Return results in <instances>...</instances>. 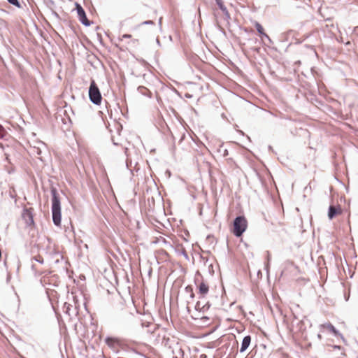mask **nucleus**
<instances>
[{"label": "nucleus", "mask_w": 358, "mask_h": 358, "mask_svg": "<svg viewBox=\"0 0 358 358\" xmlns=\"http://www.w3.org/2000/svg\"><path fill=\"white\" fill-rule=\"evenodd\" d=\"M101 29V27H100L99 26H96V31H98V30H99V29Z\"/></svg>", "instance_id": "nucleus-56"}, {"label": "nucleus", "mask_w": 358, "mask_h": 358, "mask_svg": "<svg viewBox=\"0 0 358 358\" xmlns=\"http://www.w3.org/2000/svg\"><path fill=\"white\" fill-rule=\"evenodd\" d=\"M162 17H161L159 19V22H158V24H159V26L160 28H162Z\"/></svg>", "instance_id": "nucleus-47"}, {"label": "nucleus", "mask_w": 358, "mask_h": 358, "mask_svg": "<svg viewBox=\"0 0 358 358\" xmlns=\"http://www.w3.org/2000/svg\"><path fill=\"white\" fill-rule=\"evenodd\" d=\"M176 252L178 254L182 255L187 261L189 260V255L187 253L185 248H182L181 250H176Z\"/></svg>", "instance_id": "nucleus-22"}, {"label": "nucleus", "mask_w": 358, "mask_h": 358, "mask_svg": "<svg viewBox=\"0 0 358 358\" xmlns=\"http://www.w3.org/2000/svg\"><path fill=\"white\" fill-rule=\"evenodd\" d=\"M111 140H112L113 144L114 145H120V143H119L115 142V139H114V137H113V136H112V137H111Z\"/></svg>", "instance_id": "nucleus-44"}, {"label": "nucleus", "mask_w": 358, "mask_h": 358, "mask_svg": "<svg viewBox=\"0 0 358 358\" xmlns=\"http://www.w3.org/2000/svg\"><path fill=\"white\" fill-rule=\"evenodd\" d=\"M180 352L182 353V355L184 354V352L182 350H180Z\"/></svg>", "instance_id": "nucleus-60"}, {"label": "nucleus", "mask_w": 358, "mask_h": 358, "mask_svg": "<svg viewBox=\"0 0 358 358\" xmlns=\"http://www.w3.org/2000/svg\"><path fill=\"white\" fill-rule=\"evenodd\" d=\"M43 2L48 8L55 6V3L53 0H43Z\"/></svg>", "instance_id": "nucleus-25"}, {"label": "nucleus", "mask_w": 358, "mask_h": 358, "mask_svg": "<svg viewBox=\"0 0 358 358\" xmlns=\"http://www.w3.org/2000/svg\"><path fill=\"white\" fill-rule=\"evenodd\" d=\"M7 1L10 4L17 7V8H22L21 3L20 2L19 0H7Z\"/></svg>", "instance_id": "nucleus-24"}, {"label": "nucleus", "mask_w": 358, "mask_h": 358, "mask_svg": "<svg viewBox=\"0 0 358 358\" xmlns=\"http://www.w3.org/2000/svg\"><path fill=\"white\" fill-rule=\"evenodd\" d=\"M248 228V220L244 215L236 216L232 222L231 232L237 238L243 236Z\"/></svg>", "instance_id": "nucleus-2"}, {"label": "nucleus", "mask_w": 358, "mask_h": 358, "mask_svg": "<svg viewBox=\"0 0 358 358\" xmlns=\"http://www.w3.org/2000/svg\"><path fill=\"white\" fill-rule=\"evenodd\" d=\"M147 203L148 210L149 212L153 213L155 211V198L153 196L148 198Z\"/></svg>", "instance_id": "nucleus-19"}, {"label": "nucleus", "mask_w": 358, "mask_h": 358, "mask_svg": "<svg viewBox=\"0 0 358 358\" xmlns=\"http://www.w3.org/2000/svg\"><path fill=\"white\" fill-rule=\"evenodd\" d=\"M185 292L189 294V298L191 300H193L195 297V294L194 292V287L192 285H187L185 287Z\"/></svg>", "instance_id": "nucleus-20"}, {"label": "nucleus", "mask_w": 358, "mask_h": 358, "mask_svg": "<svg viewBox=\"0 0 358 358\" xmlns=\"http://www.w3.org/2000/svg\"><path fill=\"white\" fill-rule=\"evenodd\" d=\"M211 306V303L207 301L205 304H202L201 301H197L195 305V310L199 313H206Z\"/></svg>", "instance_id": "nucleus-16"}, {"label": "nucleus", "mask_w": 358, "mask_h": 358, "mask_svg": "<svg viewBox=\"0 0 358 358\" xmlns=\"http://www.w3.org/2000/svg\"><path fill=\"white\" fill-rule=\"evenodd\" d=\"M32 260H34L41 264H43L44 263V259L41 255L34 257L32 258Z\"/></svg>", "instance_id": "nucleus-28"}, {"label": "nucleus", "mask_w": 358, "mask_h": 358, "mask_svg": "<svg viewBox=\"0 0 358 358\" xmlns=\"http://www.w3.org/2000/svg\"><path fill=\"white\" fill-rule=\"evenodd\" d=\"M152 323L150 322H143L141 324L142 327H145V328H148L151 326Z\"/></svg>", "instance_id": "nucleus-34"}, {"label": "nucleus", "mask_w": 358, "mask_h": 358, "mask_svg": "<svg viewBox=\"0 0 358 358\" xmlns=\"http://www.w3.org/2000/svg\"><path fill=\"white\" fill-rule=\"evenodd\" d=\"M344 297H345V300L346 301H348L349 300V298H350V294L345 292L344 293Z\"/></svg>", "instance_id": "nucleus-42"}, {"label": "nucleus", "mask_w": 358, "mask_h": 358, "mask_svg": "<svg viewBox=\"0 0 358 358\" xmlns=\"http://www.w3.org/2000/svg\"><path fill=\"white\" fill-rule=\"evenodd\" d=\"M333 349L338 350L341 351V355L345 356V350L343 346L339 345H329Z\"/></svg>", "instance_id": "nucleus-23"}, {"label": "nucleus", "mask_w": 358, "mask_h": 358, "mask_svg": "<svg viewBox=\"0 0 358 358\" xmlns=\"http://www.w3.org/2000/svg\"><path fill=\"white\" fill-rule=\"evenodd\" d=\"M271 254H270L269 251H266V257L265 262L271 263Z\"/></svg>", "instance_id": "nucleus-33"}, {"label": "nucleus", "mask_w": 358, "mask_h": 358, "mask_svg": "<svg viewBox=\"0 0 358 358\" xmlns=\"http://www.w3.org/2000/svg\"><path fill=\"white\" fill-rule=\"evenodd\" d=\"M268 149L272 150V147L271 145H268Z\"/></svg>", "instance_id": "nucleus-58"}, {"label": "nucleus", "mask_w": 358, "mask_h": 358, "mask_svg": "<svg viewBox=\"0 0 358 358\" xmlns=\"http://www.w3.org/2000/svg\"><path fill=\"white\" fill-rule=\"evenodd\" d=\"M213 358H215V357H213Z\"/></svg>", "instance_id": "nucleus-62"}, {"label": "nucleus", "mask_w": 358, "mask_h": 358, "mask_svg": "<svg viewBox=\"0 0 358 358\" xmlns=\"http://www.w3.org/2000/svg\"><path fill=\"white\" fill-rule=\"evenodd\" d=\"M90 101L94 105L100 106L102 101V96L100 90L95 80L92 79L88 89Z\"/></svg>", "instance_id": "nucleus-3"}, {"label": "nucleus", "mask_w": 358, "mask_h": 358, "mask_svg": "<svg viewBox=\"0 0 358 358\" xmlns=\"http://www.w3.org/2000/svg\"><path fill=\"white\" fill-rule=\"evenodd\" d=\"M252 23L254 25V27H255L256 31H257V34H258L259 36L260 37L261 41H262L263 45H267L266 43L264 41V38L267 40L268 44H273V42L271 40V38L265 32L263 26L258 21L254 20Z\"/></svg>", "instance_id": "nucleus-11"}, {"label": "nucleus", "mask_w": 358, "mask_h": 358, "mask_svg": "<svg viewBox=\"0 0 358 358\" xmlns=\"http://www.w3.org/2000/svg\"><path fill=\"white\" fill-rule=\"evenodd\" d=\"M224 145L223 144H220L219 146V148L217 149V151L219 152H222V155L223 157H227L229 155V151L227 148H223Z\"/></svg>", "instance_id": "nucleus-21"}, {"label": "nucleus", "mask_w": 358, "mask_h": 358, "mask_svg": "<svg viewBox=\"0 0 358 358\" xmlns=\"http://www.w3.org/2000/svg\"><path fill=\"white\" fill-rule=\"evenodd\" d=\"M75 5L78 17L80 23L85 27H90L92 24L94 23L93 21H91L87 18L86 12L82 6L78 3H76Z\"/></svg>", "instance_id": "nucleus-10"}, {"label": "nucleus", "mask_w": 358, "mask_h": 358, "mask_svg": "<svg viewBox=\"0 0 358 358\" xmlns=\"http://www.w3.org/2000/svg\"><path fill=\"white\" fill-rule=\"evenodd\" d=\"M217 28L218 29V30L224 35V36H227V33H226V31L224 30V29L220 26L218 23L217 24Z\"/></svg>", "instance_id": "nucleus-30"}, {"label": "nucleus", "mask_w": 358, "mask_h": 358, "mask_svg": "<svg viewBox=\"0 0 358 358\" xmlns=\"http://www.w3.org/2000/svg\"><path fill=\"white\" fill-rule=\"evenodd\" d=\"M342 211L343 210L340 205L335 206L333 204H331L328 208L327 213L329 220H332L337 215H341L342 213Z\"/></svg>", "instance_id": "nucleus-13"}, {"label": "nucleus", "mask_w": 358, "mask_h": 358, "mask_svg": "<svg viewBox=\"0 0 358 358\" xmlns=\"http://www.w3.org/2000/svg\"><path fill=\"white\" fill-rule=\"evenodd\" d=\"M140 62L144 65V66H148L149 64L143 59H141Z\"/></svg>", "instance_id": "nucleus-43"}, {"label": "nucleus", "mask_w": 358, "mask_h": 358, "mask_svg": "<svg viewBox=\"0 0 358 358\" xmlns=\"http://www.w3.org/2000/svg\"><path fill=\"white\" fill-rule=\"evenodd\" d=\"M56 315H57V320H58V322L60 324V320H62V316L60 314H58L56 313Z\"/></svg>", "instance_id": "nucleus-46"}, {"label": "nucleus", "mask_w": 358, "mask_h": 358, "mask_svg": "<svg viewBox=\"0 0 358 358\" xmlns=\"http://www.w3.org/2000/svg\"><path fill=\"white\" fill-rule=\"evenodd\" d=\"M51 213L52 222L56 227H61L62 224V207L61 199L56 187L51 185Z\"/></svg>", "instance_id": "nucleus-1"}, {"label": "nucleus", "mask_w": 358, "mask_h": 358, "mask_svg": "<svg viewBox=\"0 0 358 358\" xmlns=\"http://www.w3.org/2000/svg\"><path fill=\"white\" fill-rule=\"evenodd\" d=\"M200 319L203 323H207L210 320V317L208 316H202Z\"/></svg>", "instance_id": "nucleus-31"}, {"label": "nucleus", "mask_w": 358, "mask_h": 358, "mask_svg": "<svg viewBox=\"0 0 358 358\" xmlns=\"http://www.w3.org/2000/svg\"><path fill=\"white\" fill-rule=\"evenodd\" d=\"M157 195H158L159 197H160V192H157Z\"/></svg>", "instance_id": "nucleus-59"}, {"label": "nucleus", "mask_w": 358, "mask_h": 358, "mask_svg": "<svg viewBox=\"0 0 358 358\" xmlns=\"http://www.w3.org/2000/svg\"><path fill=\"white\" fill-rule=\"evenodd\" d=\"M63 313L68 315L69 317V320L73 324L75 328H76L78 322L80 321V318L78 317V308L75 306L72 308V305L65 302L62 306Z\"/></svg>", "instance_id": "nucleus-5"}, {"label": "nucleus", "mask_w": 358, "mask_h": 358, "mask_svg": "<svg viewBox=\"0 0 358 358\" xmlns=\"http://www.w3.org/2000/svg\"><path fill=\"white\" fill-rule=\"evenodd\" d=\"M116 129H117V134L120 135V133H121V131L122 130V125L118 124Z\"/></svg>", "instance_id": "nucleus-37"}, {"label": "nucleus", "mask_w": 358, "mask_h": 358, "mask_svg": "<svg viewBox=\"0 0 358 358\" xmlns=\"http://www.w3.org/2000/svg\"><path fill=\"white\" fill-rule=\"evenodd\" d=\"M251 339H252V338H251L250 335H247L243 337L242 342H241V348H240L241 353L246 351V350L248 348V347L250 345Z\"/></svg>", "instance_id": "nucleus-17"}, {"label": "nucleus", "mask_w": 358, "mask_h": 358, "mask_svg": "<svg viewBox=\"0 0 358 358\" xmlns=\"http://www.w3.org/2000/svg\"><path fill=\"white\" fill-rule=\"evenodd\" d=\"M254 41H255V43H257L258 41L257 38H255Z\"/></svg>", "instance_id": "nucleus-57"}, {"label": "nucleus", "mask_w": 358, "mask_h": 358, "mask_svg": "<svg viewBox=\"0 0 358 358\" xmlns=\"http://www.w3.org/2000/svg\"><path fill=\"white\" fill-rule=\"evenodd\" d=\"M173 358H178V357H176V356H174V357H173Z\"/></svg>", "instance_id": "nucleus-61"}, {"label": "nucleus", "mask_w": 358, "mask_h": 358, "mask_svg": "<svg viewBox=\"0 0 358 358\" xmlns=\"http://www.w3.org/2000/svg\"><path fill=\"white\" fill-rule=\"evenodd\" d=\"M138 345V343L134 340H129L126 338L121 339L120 351L123 350L125 352H134L141 356H145L143 353L138 351L136 346Z\"/></svg>", "instance_id": "nucleus-6"}, {"label": "nucleus", "mask_w": 358, "mask_h": 358, "mask_svg": "<svg viewBox=\"0 0 358 358\" xmlns=\"http://www.w3.org/2000/svg\"><path fill=\"white\" fill-rule=\"evenodd\" d=\"M199 358H208V356L206 354H201Z\"/></svg>", "instance_id": "nucleus-51"}, {"label": "nucleus", "mask_w": 358, "mask_h": 358, "mask_svg": "<svg viewBox=\"0 0 358 358\" xmlns=\"http://www.w3.org/2000/svg\"><path fill=\"white\" fill-rule=\"evenodd\" d=\"M124 155L126 156V161H125L126 167H127V169H129L130 171L131 175L134 176V171H138V169L136 168V166L138 165V163L135 164L134 169H131L132 161H131V159L129 157V149L127 148L124 147Z\"/></svg>", "instance_id": "nucleus-14"}, {"label": "nucleus", "mask_w": 358, "mask_h": 358, "mask_svg": "<svg viewBox=\"0 0 358 358\" xmlns=\"http://www.w3.org/2000/svg\"><path fill=\"white\" fill-rule=\"evenodd\" d=\"M320 330L322 332H328L335 338H340L345 345H348L347 340L343 335L331 322H326L320 325Z\"/></svg>", "instance_id": "nucleus-7"}, {"label": "nucleus", "mask_w": 358, "mask_h": 358, "mask_svg": "<svg viewBox=\"0 0 358 358\" xmlns=\"http://www.w3.org/2000/svg\"><path fill=\"white\" fill-rule=\"evenodd\" d=\"M51 11V13L52 15H54L57 20H60L59 15L54 10V7H52V8H49Z\"/></svg>", "instance_id": "nucleus-29"}, {"label": "nucleus", "mask_w": 358, "mask_h": 358, "mask_svg": "<svg viewBox=\"0 0 358 358\" xmlns=\"http://www.w3.org/2000/svg\"><path fill=\"white\" fill-rule=\"evenodd\" d=\"M97 39L99 41L101 44L103 43V37L101 33L97 32L96 33Z\"/></svg>", "instance_id": "nucleus-32"}, {"label": "nucleus", "mask_w": 358, "mask_h": 358, "mask_svg": "<svg viewBox=\"0 0 358 358\" xmlns=\"http://www.w3.org/2000/svg\"><path fill=\"white\" fill-rule=\"evenodd\" d=\"M306 47H307L308 48H310L311 50H314V47L313 45H306Z\"/></svg>", "instance_id": "nucleus-50"}, {"label": "nucleus", "mask_w": 358, "mask_h": 358, "mask_svg": "<svg viewBox=\"0 0 358 358\" xmlns=\"http://www.w3.org/2000/svg\"><path fill=\"white\" fill-rule=\"evenodd\" d=\"M312 326V323L309 319L306 316H303V318L301 320H299L296 322V329L299 334H300L301 338L306 340V329L308 327H310Z\"/></svg>", "instance_id": "nucleus-8"}, {"label": "nucleus", "mask_w": 358, "mask_h": 358, "mask_svg": "<svg viewBox=\"0 0 358 358\" xmlns=\"http://www.w3.org/2000/svg\"><path fill=\"white\" fill-rule=\"evenodd\" d=\"M213 238H214V236L212 234H208L206 236V241H211Z\"/></svg>", "instance_id": "nucleus-39"}, {"label": "nucleus", "mask_w": 358, "mask_h": 358, "mask_svg": "<svg viewBox=\"0 0 358 358\" xmlns=\"http://www.w3.org/2000/svg\"><path fill=\"white\" fill-rule=\"evenodd\" d=\"M185 134H183L182 135V136H181V138H180V141H179V142H180H180H182V141L185 139Z\"/></svg>", "instance_id": "nucleus-49"}, {"label": "nucleus", "mask_w": 358, "mask_h": 358, "mask_svg": "<svg viewBox=\"0 0 358 358\" xmlns=\"http://www.w3.org/2000/svg\"><path fill=\"white\" fill-rule=\"evenodd\" d=\"M6 136V131L2 124H0V139H3Z\"/></svg>", "instance_id": "nucleus-26"}, {"label": "nucleus", "mask_w": 358, "mask_h": 358, "mask_svg": "<svg viewBox=\"0 0 358 358\" xmlns=\"http://www.w3.org/2000/svg\"><path fill=\"white\" fill-rule=\"evenodd\" d=\"M31 270L35 273V274L36 275V265L35 264H32L31 266Z\"/></svg>", "instance_id": "nucleus-45"}, {"label": "nucleus", "mask_w": 358, "mask_h": 358, "mask_svg": "<svg viewBox=\"0 0 358 358\" xmlns=\"http://www.w3.org/2000/svg\"><path fill=\"white\" fill-rule=\"evenodd\" d=\"M194 281L196 285L198 294L200 295L199 298H204L209 292V286L208 283L204 282L203 276L199 271L196 272Z\"/></svg>", "instance_id": "nucleus-4"}, {"label": "nucleus", "mask_w": 358, "mask_h": 358, "mask_svg": "<svg viewBox=\"0 0 358 358\" xmlns=\"http://www.w3.org/2000/svg\"><path fill=\"white\" fill-rule=\"evenodd\" d=\"M317 338H318L320 341H321V340L322 339V335H321L320 334H318L317 335Z\"/></svg>", "instance_id": "nucleus-52"}, {"label": "nucleus", "mask_w": 358, "mask_h": 358, "mask_svg": "<svg viewBox=\"0 0 358 358\" xmlns=\"http://www.w3.org/2000/svg\"><path fill=\"white\" fill-rule=\"evenodd\" d=\"M162 239H163V243H164L165 244H166L168 243V241L164 238H162Z\"/></svg>", "instance_id": "nucleus-54"}, {"label": "nucleus", "mask_w": 358, "mask_h": 358, "mask_svg": "<svg viewBox=\"0 0 358 358\" xmlns=\"http://www.w3.org/2000/svg\"><path fill=\"white\" fill-rule=\"evenodd\" d=\"M34 209L32 208H23L22 213V218L25 222L27 227L35 226L34 220Z\"/></svg>", "instance_id": "nucleus-12"}, {"label": "nucleus", "mask_w": 358, "mask_h": 358, "mask_svg": "<svg viewBox=\"0 0 358 358\" xmlns=\"http://www.w3.org/2000/svg\"><path fill=\"white\" fill-rule=\"evenodd\" d=\"M251 50L253 52H255L257 53H259L260 50H261V48L260 47H252V48H251Z\"/></svg>", "instance_id": "nucleus-35"}, {"label": "nucleus", "mask_w": 358, "mask_h": 358, "mask_svg": "<svg viewBox=\"0 0 358 358\" xmlns=\"http://www.w3.org/2000/svg\"><path fill=\"white\" fill-rule=\"evenodd\" d=\"M142 25H152V26H155V23L153 20H145V21H143V22H141V24H139L138 25V27H140V26H142Z\"/></svg>", "instance_id": "nucleus-27"}, {"label": "nucleus", "mask_w": 358, "mask_h": 358, "mask_svg": "<svg viewBox=\"0 0 358 358\" xmlns=\"http://www.w3.org/2000/svg\"><path fill=\"white\" fill-rule=\"evenodd\" d=\"M243 30H244V31H245V32H247V33H248V32H249V31H248V28H244V29H243Z\"/></svg>", "instance_id": "nucleus-55"}, {"label": "nucleus", "mask_w": 358, "mask_h": 358, "mask_svg": "<svg viewBox=\"0 0 358 358\" xmlns=\"http://www.w3.org/2000/svg\"><path fill=\"white\" fill-rule=\"evenodd\" d=\"M172 91L176 93L178 96H179L180 97H181V94L174 87H173L172 89Z\"/></svg>", "instance_id": "nucleus-41"}, {"label": "nucleus", "mask_w": 358, "mask_h": 358, "mask_svg": "<svg viewBox=\"0 0 358 358\" xmlns=\"http://www.w3.org/2000/svg\"><path fill=\"white\" fill-rule=\"evenodd\" d=\"M122 338L108 336L104 338V343L115 354L120 353V345Z\"/></svg>", "instance_id": "nucleus-9"}, {"label": "nucleus", "mask_w": 358, "mask_h": 358, "mask_svg": "<svg viewBox=\"0 0 358 358\" xmlns=\"http://www.w3.org/2000/svg\"><path fill=\"white\" fill-rule=\"evenodd\" d=\"M156 42H157V44L158 45H159V46L161 45V43H160V41H159V38H157V39H156Z\"/></svg>", "instance_id": "nucleus-53"}, {"label": "nucleus", "mask_w": 358, "mask_h": 358, "mask_svg": "<svg viewBox=\"0 0 358 358\" xmlns=\"http://www.w3.org/2000/svg\"><path fill=\"white\" fill-rule=\"evenodd\" d=\"M131 38V34H124L122 36V40L123 38Z\"/></svg>", "instance_id": "nucleus-38"}, {"label": "nucleus", "mask_w": 358, "mask_h": 358, "mask_svg": "<svg viewBox=\"0 0 358 358\" xmlns=\"http://www.w3.org/2000/svg\"><path fill=\"white\" fill-rule=\"evenodd\" d=\"M299 320V318L295 315L293 313V320H292V322L294 323L296 321L298 322Z\"/></svg>", "instance_id": "nucleus-40"}, {"label": "nucleus", "mask_w": 358, "mask_h": 358, "mask_svg": "<svg viewBox=\"0 0 358 358\" xmlns=\"http://www.w3.org/2000/svg\"><path fill=\"white\" fill-rule=\"evenodd\" d=\"M270 264H271V263H269V262H265L264 263V268H265V270L266 271L267 273H268V271H269V268H270Z\"/></svg>", "instance_id": "nucleus-36"}, {"label": "nucleus", "mask_w": 358, "mask_h": 358, "mask_svg": "<svg viewBox=\"0 0 358 358\" xmlns=\"http://www.w3.org/2000/svg\"><path fill=\"white\" fill-rule=\"evenodd\" d=\"M216 2V4L217 5L218 8L222 11L224 15V20L227 21L229 22V20L231 19L230 14L224 4V2L222 0H215Z\"/></svg>", "instance_id": "nucleus-15"}, {"label": "nucleus", "mask_w": 358, "mask_h": 358, "mask_svg": "<svg viewBox=\"0 0 358 358\" xmlns=\"http://www.w3.org/2000/svg\"><path fill=\"white\" fill-rule=\"evenodd\" d=\"M137 91L142 94L143 96H147L150 99L152 97V92L148 90L147 87L143 85H140L137 88Z\"/></svg>", "instance_id": "nucleus-18"}, {"label": "nucleus", "mask_w": 358, "mask_h": 358, "mask_svg": "<svg viewBox=\"0 0 358 358\" xmlns=\"http://www.w3.org/2000/svg\"><path fill=\"white\" fill-rule=\"evenodd\" d=\"M185 96L186 98L189 99V98H191V97L192 96V94H189V93H186V94H185Z\"/></svg>", "instance_id": "nucleus-48"}]
</instances>
